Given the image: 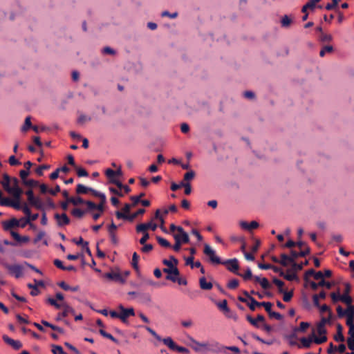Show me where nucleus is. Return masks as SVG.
Instances as JSON below:
<instances>
[{"label": "nucleus", "instance_id": "nucleus-1", "mask_svg": "<svg viewBox=\"0 0 354 354\" xmlns=\"http://www.w3.org/2000/svg\"><path fill=\"white\" fill-rule=\"evenodd\" d=\"M162 263L167 266V268L162 269V272L167 274L165 277L166 279L172 282H176L177 277L180 275L177 266L174 265V263L168 259H163Z\"/></svg>", "mask_w": 354, "mask_h": 354}, {"label": "nucleus", "instance_id": "nucleus-2", "mask_svg": "<svg viewBox=\"0 0 354 354\" xmlns=\"http://www.w3.org/2000/svg\"><path fill=\"white\" fill-rule=\"evenodd\" d=\"M327 340L326 335L321 336L320 337H316L315 333H313L312 337H302L300 341L303 347L308 348L310 347L311 343L314 342L317 344H321Z\"/></svg>", "mask_w": 354, "mask_h": 354}, {"label": "nucleus", "instance_id": "nucleus-3", "mask_svg": "<svg viewBox=\"0 0 354 354\" xmlns=\"http://www.w3.org/2000/svg\"><path fill=\"white\" fill-rule=\"evenodd\" d=\"M203 253L208 257L209 261L212 264H221L222 260L216 255L215 250H214L208 244H205Z\"/></svg>", "mask_w": 354, "mask_h": 354}, {"label": "nucleus", "instance_id": "nucleus-4", "mask_svg": "<svg viewBox=\"0 0 354 354\" xmlns=\"http://www.w3.org/2000/svg\"><path fill=\"white\" fill-rule=\"evenodd\" d=\"M222 265H224L226 266L227 269L239 276H242V274L239 272V261L237 259L234 258L231 259H227L225 261H222V263H221Z\"/></svg>", "mask_w": 354, "mask_h": 354}, {"label": "nucleus", "instance_id": "nucleus-5", "mask_svg": "<svg viewBox=\"0 0 354 354\" xmlns=\"http://www.w3.org/2000/svg\"><path fill=\"white\" fill-rule=\"evenodd\" d=\"M88 192H91L93 196L99 198H102L103 200H104V194L102 193H100L91 187H86L85 185L82 184H78L77 185L76 187V193L77 194H86Z\"/></svg>", "mask_w": 354, "mask_h": 354}, {"label": "nucleus", "instance_id": "nucleus-6", "mask_svg": "<svg viewBox=\"0 0 354 354\" xmlns=\"http://www.w3.org/2000/svg\"><path fill=\"white\" fill-rule=\"evenodd\" d=\"M10 183H12L11 195L15 199L21 198V194H23V190L19 186L18 179L15 177L12 178Z\"/></svg>", "mask_w": 354, "mask_h": 354}, {"label": "nucleus", "instance_id": "nucleus-7", "mask_svg": "<svg viewBox=\"0 0 354 354\" xmlns=\"http://www.w3.org/2000/svg\"><path fill=\"white\" fill-rule=\"evenodd\" d=\"M192 342L194 343V346H192V348L196 351L200 352L202 351H214V346L213 344H209L207 342H198L196 340L192 339Z\"/></svg>", "mask_w": 354, "mask_h": 354}, {"label": "nucleus", "instance_id": "nucleus-8", "mask_svg": "<svg viewBox=\"0 0 354 354\" xmlns=\"http://www.w3.org/2000/svg\"><path fill=\"white\" fill-rule=\"evenodd\" d=\"M118 309L120 310V319L125 323L127 319L130 316H134V309L133 308H125L122 304L119 305Z\"/></svg>", "mask_w": 354, "mask_h": 354}, {"label": "nucleus", "instance_id": "nucleus-9", "mask_svg": "<svg viewBox=\"0 0 354 354\" xmlns=\"http://www.w3.org/2000/svg\"><path fill=\"white\" fill-rule=\"evenodd\" d=\"M346 325L349 327L348 334L349 337L347 338L348 348L354 351V324H351V321L346 322Z\"/></svg>", "mask_w": 354, "mask_h": 354}, {"label": "nucleus", "instance_id": "nucleus-10", "mask_svg": "<svg viewBox=\"0 0 354 354\" xmlns=\"http://www.w3.org/2000/svg\"><path fill=\"white\" fill-rule=\"evenodd\" d=\"M62 308L63 311L58 313L56 319L57 321L62 319V318L67 317L69 314H74V309L70 306L66 302L62 303Z\"/></svg>", "mask_w": 354, "mask_h": 354}, {"label": "nucleus", "instance_id": "nucleus-11", "mask_svg": "<svg viewBox=\"0 0 354 354\" xmlns=\"http://www.w3.org/2000/svg\"><path fill=\"white\" fill-rule=\"evenodd\" d=\"M6 268L8 270V271L13 274L16 278H19L21 277L23 273V267L18 264L15 265H9L7 264Z\"/></svg>", "mask_w": 354, "mask_h": 354}, {"label": "nucleus", "instance_id": "nucleus-12", "mask_svg": "<svg viewBox=\"0 0 354 354\" xmlns=\"http://www.w3.org/2000/svg\"><path fill=\"white\" fill-rule=\"evenodd\" d=\"M2 338L5 343L12 346L15 350H19L22 347V344L20 341L15 340L8 337L7 335H3Z\"/></svg>", "mask_w": 354, "mask_h": 354}, {"label": "nucleus", "instance_id": "nucleus-13", "mask_svg": "<svg viewBox=\"0 0 354 354\" xmlns=\"http://www.w3.org/2000/svg\"><path fill=\"white\" fill-rule=\"evenodd\" d=\"M55 218L57 221V225L59 227H62L70 223V219L65 213L62 214H55Z\"/></svg>", "mask_w": 354, "mask_h": 354}, {"label": "nucleus", "instance_id": "nucleus-14", "mask_svg": "<svg viewBox=\"0 0 354 354\" xmlns=\"http://www.w3.org/2000/svg\"><path fill=\"white\" fill-rule=\"evenodd\" d=\"M331 318L330 317H322L320 322L317 325V332L320 335H325L326 333V330L324 327H326V324H328L330 322Z\"/></svg>", "mask_w": 354, "mask_h": 354}, {"label": "nucleus", "instance_id": "nucleus-15", "mask_svg": "<svg viewBox=\"0 0 354 354\" xmlns=\"http://www.w3.org/2000/svg\"><path fill=\"white\" fill-rule=\"evenodd\" d=\"M157 228L156 224H152L151 223H141L136 226L137 232H145L149 229H151L153 231Z\"/></svg>", "mask_w": 354, "mask_h": 354}, {"label": "nucleus", "instance_id": "nucleus-16", "mask_svg": "<svg viewBox=\"0 0 354 354\" xmlns=\"http://www.w3.org/2000/svg\"><path fill=\"white\" fill-rule=\"evenodd\" d=\"M174 236H178L179 238V241L182 243H188L189 242V237L187 232H185L184 229L183 227L178 228V234H174Z\"/></svg>", "mask_w": 354, "mask_h": 354}, {"label": "nucleus", "instance_id": "nucleus-17", "mask_svg": "<svg viewBox=\"0 0 354 354\" xmlns=\"http://www.w3.org/2000/svg\"><path fill=\"white\" fill-rule=\"evenodd\" d=\"M105 277L115 281L123 283L124 280L119 272H111L105 274Z\"/></svg>", "mask_w": 354, "mask_h": 354}, {"label": "nucleus", "instance_id": "nucleus-18", "mask_svg": "<svg viewBox=\"0 0 354 354\" xmlns=\"http://www.w3.org/2000/svg\"><path fill=\"white\" fill-rule=\"evenodd\" d=\"M343 326L340 324H337V333L334 336V339L336 342H343L345 341V337L342 333Z\"/></svg>", "mask_w": 354, "mask_h": 354}, {"label": "nucleus", "instance_id": "nucleus-19", "mask_svg": "<svg viewBox=\"0 0 354 354\" xmlns=\"http://www.w3.org/2000/svg\"><path fill=\"white\" fill-rule=\"evenodd\" d=\"M17 226H19V221L16 218H12L8 221L3 222V228L5 230H9Z\"/></svg>", "mask_w": 354, "mask_h": 354}, {"label": "nucleus", "instance_id": "nucleus-20", "mask_svg": "<svg viewBox=\"0 0 354 354\" xmlns=\"http://www.w3.org/2000/svg\"><path fill=\"white\" fill-rule=\"evenodd\" d=\"M58 286L62 288L63 290L66 291H72V292H77L79 290L80 288L78 286H75L73 287L70 286L68 284H67L65 281H62L58 283Z\"/></svg>", "mask_w": 354, "mask_h": 354}, {"label": "nucleus", "instance_id": "nucleus-21", "mask_svg": "<svg viewBox=\"0 0 354 354\" xmlns=\"http://www.w3.org/2000/svg\"><path fill=\"white\" fill-rule=\"evenodd\" d=\"M138 301L142 303H149L151 301V295L149 293L139 292L137 297Z\"/></svg>", "mask_w": 354, "mask_h": 354}, {"label": "nucleus", "instance_id": "nucleus-22", "mask_svg": "<svg viewBox=\"0 0 354 354\" xmlns=\"http://www.w3.org/2000/svg\"><path fill=\"white\" fill-rule=\"evenodd\" d=\"M346 312V316L347 317L346 322L348 320L351 321V324H353V315H354V306L353 304L347 305V309L345 310Z\"/></svg>", "mask_w": 354, "mask_h": 354}, {"label": "nucleus", "instance_id": "nucleus-23", "mask_svg": "<svg viewBox=\"0 0 354 354\" xmlns=\"http://www.w3.org/2000/svg\"><path fill=\"white\" fill-rule=\"evenodd\" d=\"M200 287L203 290H211L212 288V283L211 282H207L205 277H201L199 279Z\"/></svg>", "mask_w": 354, "mask_h": 354}, {"label": "nucleus", "instance_id": "nucleus-24", "mask_svg": "<svg viewBox=\"0 0 354 354\" xmlns=\"http://www.w3.org/2000/svg\"><path fill=\"white\" fill-rule=\"evenodd\" d=\"M309 262L308 260H306L304 263H297L296 262H293L291 263L292 268L291 271L297 272L299 270H301L304 266L308 265Z\"/></svg>", "mask_w": 354, "mask_h": 354}, {"label": "nucleus", "instance_id": "nucleus-25", "mask_svg": "<svg viewBox=\"0 0 354 354\" xmlns=\"http://www.w3.org/2000/svg\"><path fill=\"white\" fill-rule=\"evenodd\" d=\"M30 204L31 205L34 206L37 209H39V210L44 209V204L43 203L41 200L38 197H36L35 199L33 201H32L31 203H30Z\"/></svg>", "mask_w": 354, "mask_h": 354}, {"label": "nucleus", "instance_id": "nucleus-26", "mask_svg": "<svg viewBox=\"0 0 354 354\" xmlns=\"http://www.w3.org/2000/svg\"><path fill=\"white\" fill-rule=\"evenodd\" d=\"M161 341L164 343V344L167 346L170 349H171L173 351L174 350V348L176 346V343L169 337L163 338V339H162Z\"/></svg>", "mask_w": 354, "mask_h": 354}, {"label": "nucleus", "instance_id": "nucleus-27", "mask_svg": "<svg viewBox=\"0 0 354 354\" xmlns=\"http://www.w3.org/2000/svg\"><path fill=\"white\" fill-rule=\"evenodd\" d=\"M99 333L104 337H106L116 344L118 343V340L117 339H115L111 334L106 333L103 328H100L99 330Z\"/></svg>", "mask_w": 354, "mask_h": 354}, {"label": "nucleus", "instance_id": "nucleus-28", "mask_svg": "<svg viewBox=\"0 0 354 354\" xmlns=\"http://www.w3.org/2000/svg\"><path fill=\"white\" fill-rule=\"evenodd\" d=\"M86 212V210H82L80 208H75L71 211V214L75 218H82Z\"/></svg>", "mask_w": 354, "mask_h": 354}, {"label": "nucleus", "instance_id": "nucleus-29", "mask_svg": "<svg viewBox=\"0 0 354 354\" xmlns=\"http://www.w3.org/2000/svg\"><path fill=\"white\" fill-rule=\"evenodd\" d=\"M286 339L289 340V344L290 346H295L297 344V342L294 339L297 338V332L295 331L293 329V331L291 334L288 335L286 336Z\"/></svg>", "mask_w": 354, "mask_h": 354}, {"label": "nucleus", "instance_id": "nucleus-30", "mask_svg": "<svg viewBox=\"0 0 354 354\" xmlns=\"http://www.w3.org/2000/svg\"><path fill=\"white\" fill-rule=\"evenodd\" d=\"M156 240H157L158 243L162 247H164V248H171V247L170 243L167 239H164L163 237L158 236H156Z\"/></svg>", "mask_w": 354, "mask_h": 354}, {"label": "nucleus", "instance_id": "nucleus-31", "mask_svg": "<svg viewBox=\"0 0 354 354\" xmlns=\"http://www.w3.org/2000/svg\"><path fill=\"white\" fill-rule=\"evenodd\" d=\"M218 308L223 311L224 313L230 312V308L227 306V302L225 299L223 300L221 302L217 304Z\"/></svg>", "mask_w": 354, "mask_h": 354}, {"label": "nucleus", "instance_id": "nucleus-32", "mask_svg": "<svg viewBox=\"0 0 354 354\" xmlns=\"http://www.w3.org/2000/svg\"><path fill=\"white\" fill-rule=\"evenodd\" d=\"M291 270H288V273L287 274H285L283 273V275L282 276L284 279H286V280L288 281H294V280H296L297 279V276L295 273V272H293L292 273H289V272Z\"/></svg>", "mask_w": 354, "mask_h": 354}, {"label": "nucleus", "instance_id": "nucleus-33", "mask_svg": "<svg viewBox=\"0 0 354 354\" xmlns=\"http://www.w3.org/2000/svg\"><path fill=\"white\" fill-rule=\"evenodd\" d=\"M281 266L286 267L288 264H291L289 263V256L286 254H281V260H279V263Z\"/></svg>", "mask_w": 354, "mask_h": 354}, {"label": "nucleus", "instance_id": "nucleus-34", "mask_svg": "<svg viewBox=\"0 0 354 354\" xmlns=\"http://www.w3.org/2000/svg\"><path fill=\"white\" fill-rule=\"evenodd\" d=\"M68 201L70 203H72L73 205H78L80 204H84V200L81 197H71V198H68Z\"/></svg>", "mask_w": 354, "mask_h": 354}, {"label": "nucleus", "instance_id": "nucleus-35", "mask_svg": "<svg viewBox=\"0 0 354 354\" xmlns=\"http://www.w3.org/2000/svg\"><path fill=\"white\" fill-rule=\"evenodd\" d=\"M310 326V324L308 322H302L300 323L299 324V328H294L293 329L295 330V331H296L297 333L298 331H300V332H305L306 330Z\"/></svg>", "mask_w": 354, "mask_h": 354}, {"label": "nucleus", "instance_id": "nucleus-36", "mask_svg": "<svg viewBox=\"0 0 354 354\" xmlns=\"http://www.w3.org/2000/svg\"><path fill=\"white\" fill-rule=\"evenodd\" d=\"M145 212V209H139L137 212L129 215V221H133L137 216L142 215Z\"/></svg>", "mask_w": 354, "mask_h": 354}, {"label": "nucleus", "instance_id": "nucleus-37", "mask_svg": "<svg viewBox=\"0 0 354 354\" xmlns=\"http://www.w3.org/2000/svg\"><path fill=\"white\" fill-rule=\"evenodd\" d=\"M139 258H140V257L136 252H134L133 254L131 265H132L133 268L136 270H138Z\"/></svg>", "mask_w": 354, "mask_h": 354}, {"label": "nucleus", "instance_id": "nucleus-38", "mask_svg": "<svg viewBox=\"0 0 354 354\" xmlns=\"http://www.w3.org/2000/svg\"><path fill=\"white\" fill-rule=\"evenodd\" d=\"M32 123H31V121H30V116H28L25 119V122H24V126L22 127L21 128V131H28L30 128H32Z\"/></svg>", "mask_w": 354, "mask_h": 354}, {"label": "nucleus", "instance_id": "nucleus-39", "mask_svg": "<svg viewBox=\"0 0 354 354\" xmlns=\"http://www.w3.org/2000/svg\"><path fill=\"white\" fill-rule=\"evenodd\" d=\"M50 305L54 306L56 309L62 308V304H59L57 301L56 299L49 297L46 301Z\"/></svg>", "mask_w": 354, "mask_h": 354}, {"label": "nucleus", "instance_id": "nucleus-40", "mask_svg": "<svg viewBox=\"0 0 354 354\" xmlns=\"http://www.w3.org/2000/svg\"><path fill=\"white\" fill-rule=\"evenodd\" d=\"M23 184L26 186H28L30 187H33L38 186L39 182L35 180H33V179H29V180L26 179L24 182H23Z\"/></svg>", "mask_w": 354, "mask_h": 354}, {"label": "nucleus", "instance_id": "nucleus-41", "mask_svg": "<svg viewBox=\"0 0 354 354\" xmlns=\"http://www.w3.org/2000/svg\"><path fill=\"white\" fill-rule=\"evenodd\" d=\"M250 301L251 303L248 304V305L251 310H254L256 306H261V302L257 301L254 297H250Z\"/></svg>", "mask_w": 354, "mask_h": 354}, {"label": "nucleus", "instance_id": "nucleus-42", "mask_svg": "<svg viewBox=\"0 0 354 354\" xmlns=\"http://www.w3.org/2000/svg\"><path fill=\"white\" fill-rule=\"evenodd\" d=\"M273 283L279 288V292H283V287L284 286V282L282 281L280 279H278L277 278L273 279Z\"/></svg>", "mask_w": 354, "mask_h": 354}, {"label": "nucleus", "instance_id": "nucleus-43", "mask_svg": "<svg viewBox=\"0 0 354 354\" xmlns=\"http://www.w3.org/2000/svg\"><path fill=\"white\" fill-rule=\"evenodd\" d=\"M91 120V118L89 116H87L84 114H80L77 119V122L80 124H84L86 122H89Z\"/></svg>", "mask_w": 354, "mask_h": 354}, {"label": "nucleus", "instance_id": "nucleus-44", "mask_svg": "<svg viewBox=\"0 0 354 354\" xmlns=\"http://www.w3.org/2000/svg\"><path fill=\"white\" fill-rule=\"evenodd\" d=\"M28 287L30 288V289H32L31 292H30V295L32 296H37L39 294V290L38 289V288L37 287V285H33L32 283H28Z\"/></svg>", "mask_w": 354, "mask_h": 354}, {"label": "nucleus", "instance_id": "nucleus-45", "mask_svg": "<svg viewBox=\"0 0 354 354\" xmlns=\"http://www.w3.org/2000/svg\"><path fill=\"white\" fill-rule=\"evenodd\" d=\"M174 238L175 239V244L173 245V249L175 252H178L180 250L181 245L183 244L179 241V238L178 236H174Z\"/></svg>", "mask_w": 354, "mask_h": 354}, {"label": "nucleus", "instance_id": "nucleus-46", "mask_svg": "<svg viewBox=\"0 0 354 354\" xmlns=\"http://www.w3.org/2000/svg\"><path fill=\"white\" fill-rule=\"evenodd\" d=\"M75 169L77 171V175L79 177H86L88 176V172L84 168L75 167Z\"/></svg>", "mask_w": 354, "mask_h": 354}, {"label": "nucleus", "instance_id": "nucleus-47", "mask_svg": "<svg viewBox=\"0 0 354 354\" xmlns=\"http://www.w3.org/2000/svg\"><path fill=\"white\" fill-rule=\"evenodd\" d=\"M339 2V0H332V3H328L326 6L325 8L327 10H331L335 9L337 7Z\"/></svg>", "mask_w": 354, "mask_h": 354}, {"label": "nucleus", "instance_id": "nucleus-48", "mask_svg": "<svg viewBox=\"0 0 354 354\" xmlns=\"http://www.w3.org/2000/svg\"><path fill=\"white\" fill-rule=\"evenodd\" d=\"M333 50L332 46H324L319 52L320 57H324L326 53H331Z\"/></svg>", "mask_w": 354, "mask_h": 354}, {"label": "nucleus", "instance_id": "nucleus-49", "mask_svg": "<svg viewBox=\"0 0 354 354\" xmlns=\"http://www.w3.org/2000/svg\"><path fill=\"white\" fill-rule=\"evenodd\" d=\"M145 328L151 335H153L158 341H161V337L157 334V333L153 330L149 326H145Z\"/></svg>", "mask_w": 354, "mask_h": 354}, {"label": "nucleus", "instance_id": "nucleus-50", "mask_svg": "<svg viewBox=\"0 0 354 354\" xmlns=\"http://www.w3.org/2000/svg\"><path fill=\"white\" fill-rule=\"evenodd\" d=\"M52 347V353L53 354H63V353L64 352L61 346L53 345Z\"/></svg>", "mask_w": 354, "mask_h": 354}, {"label": "nucleus", "instance_id": "nucleus-51", "mask_svg": "<svg viewBox=\"0 0 354 354\" xmlns=\"http://www.w3.org/2000/svg\"><path fill=\"white\" fill-rule=\"evenodd\" d=\"M239 286V281L236 279L230 280L227 283V288L230 289H235Z\"/></svg>", "mask_w": 354, "mask_h": 354}, {"label": "nucleus", "instance_id": "nucleus-52", "mask_svg": "<svg viewBox=\"0 0 354 354\" xmlns=\"http://www.w3.org/2000/svg\"><path fill=\"white\" fill-rule=\"evenodd\" d=\"M12 200L8 198H2L0 199V205L2 206L11 207Z\"/></svg>", "mask_w": 354, "mask_h": 354}, {"label": "nucleus", "instance_id": "nucleus-53", "mask_svg": "<svg viewBox=\"0 0 354 354\" xmlns=\"http://www.w3.org/2000/svg\"><path fill=\"white\" fill-rule=\"evenodd\" d=\"M299 257V252L292 250L290 251V256H289V263H292L293 262H295V260Z\"/></svg>", "mask_w": 354, "mask_h": 354}, {"label": "nucleus", "instance_id": "nucleus-54", "mask_svg": "<svg viewBox=\"0 0 354 354\" xmlns=\"http://www.w3.org/2000/svg\"><path fill=\"white\" fill-rule=\"evenodd\" d=\"M318 308H319V310L321 313L328 312V313H329L328 317L332 318V312L328 306H327L326 304H324L322 306H319V307H318Z\"/></svg>", "mask_w": 354, "mask_h": 354}, {"label": "nucleus", "instance_id": "nucleus-55", "mask_svg": "<svg viewBox=\"0 0 354 354\" xmlns=\"http://www.w3.org/2000/svg\"><path fill=\"white\" fill-rule=\"evenodd\" d=\"M341 301L346 305L352 304L353 299L350 295H342Z\"/></svg>", "mask_w": 354, "mask_h": 354}, {"label": "nucleus", "instance_id": "nucleus-56", "mask_svg": "<svg viewBox=\"0 0 354 354\" xmlns=\"http://www.w3.org/2000/svg\"><path fill=\"white\" fill-rule=\"evenodd\" d=\"M282 293L283 294V299L285 302L290 301L293 296L292 291L286 292L283 290V292H282Z\"/></svg>", "mask_w": 354, "mask_h": 354}, {"label": "nucleus", "instance_id": "nucleus-57", "mask_svg": "<svg viewBox=\"0 0 354 354\" xmlns=\"http://www.w3.org/2000/svg\"><path fill=\"white\" fill-rule=\"evenodd\" d=\"M180 185H181V187H185V194L186 195L190 194V193L192 192V187H191V185L189 183H185L184 182H181L180 183Z\"/></svg>", "mask_w": 354, "mask_h": 354}, {"label": "nucleus", "instance_id": "nucleus-58", "mask_svg": "<svg viewBox=\"0 0 354 354\" xmlns=\"http://www.w3.org/2000/svg\"><path fill=\"white\" fill-rule=\"evenodd\" d=\"M195 176V172L193 170H191L184 175V180L185 181H189L192 180Z\"/></svg>", "mask_w": 354, "mask_h": 354}, {"label": "nucleus", "instance_id": "nucleus-59", "mask_svg": "<svg viewBox=\"0 0 354 354\" xmlns=\"http://www.w3.org/2000/svg\"><path fill=\"white\" fill-rule=\"evenodd\" d=\"M259 283L261 286V287L265 290H267V289H269L271 288V285L266 278H262V280H261V282Z\"/></svg>", "mask_w": 354, "mask_h": 354}, {"label": "nucleus", "instance_id": "nucleus-60", "mask_svg": "<svg viewBox=\"0 0 354 354\" xmlns=\"http://www.w3.org/2000/svg\"><path fill=\"white\" fill-rule=\"evenodd\" d=\"M315 273V271L313 269H310V270H307L304 274V281L306 282H308L310 281L308 279L309 277L313 276L314 277Z\"/></svg>", "mask_w": 354, "mask_h": 354}, {"label": "nucleus", "instance_id": "nucleus-61", "mask_svg": "<svg viewBox=\"0 0 354 354\" xmlns=\"http://www.w3.org/2000/svg\"><path fill=\"white\" fill-rule=\"evenodd\" d=\"M260 304H261V306H263L265 308V310L268 313V315L270 313H272V310H271V308L272 306V303L263 301V302H261Z\"/></svg>", "mask_w": 354, "mask_h": 354}, {"label": "nucleus", "instance_id": "nucleus-62", "mask_svg": "<svg viewBox=\"0 0 354 354\" xmlns=\"http://www.w3.org/2000/svg\"><path fill=\"white\" fill-rule=\"evenodd\" d=\"M341 295L339 292H332L330 293V297L332 299V301L335 304L338 301H341Z\"/></svg>", "mask_w": 354, "mask_h": 354}, {"label": "nucleus", "instance_id": "nucleus-63", "mask_svg": "<svg viewBox=\"0 0 354 354\" xmlns=\"http://www.w3.org/2000/svg\"><path fill=\"white\" fill-rule=\"evenodd\" d=\"M50 167L49 165H40L39 167H38L36 170H35V172L36 174L38 175V176H42L43 175V171L44 169H47Z\"/></svg>", "mask_w": 354, "mask_h": 354}, {"label": "nucleus", "instance_id": "nucleus-64", "mask_svg": "<svg viewBox=\"0 0 354 354\" xmlns=\"http://www.w3.org/2000/svg\"><path fill=\"white\" fill-rule=\"evenodd\" d=\"M106 176L109 178V181L111 182V179H115V176H116V172L111 169H107L106 170Z\"/></svg>", "mask_w": 354, "mask_h": 354}]
</instances>
